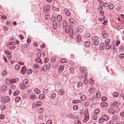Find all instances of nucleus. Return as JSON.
<instances>
[{
    "instance_id": "5",
    "label": "nucleus",
    "mask_w": 124,
    "mask_h": 124,
    "mask_svg": "<svg viewBox=\"0 0 124 124\" xmlns=\"http://www.w3.org/2000/svg\"><path fill=\"white\" fill-rule=\"evenodd\" d=\"M108 104L106 102H103L101 103L100 104V106L102 108H105L107 106Z\"/></svg>"
},
{
    "instance_id": "15",
    "label": "nucleus",
    "mask_w": 124,
    "mask_h": 124,
    "mask_svg": "<svg viewBox=\"0 0 124 124\" xmlns=\"http://www.w3.org/2000/svg\"><path fill=\"white\" fill-rule=\"evenodd\" d=\"M57 21L60 22L62 21V18L61 16L60 15H58L57 16Z\"/></svg>"
},
{
    "instance_id": "6",
    "label": "nucleus",
    "mask_w": 124,
    "mask_h": 124,
    "mask_svg": "<svg viewBox=\"0 0 124 124\" xmlns=\"http://www.w3.org/2000/svg\"><path fill=\"white\" fill-rule=\"evenodd\" d=\"M26 67H23L21 69V73L22 74H24L26 72Z\"/></svg>"
},
{
    "instance_id": "55",
    "label": "nucleus",
    "mask_w": 124,
    "mask_h": 124,
    "mask_svg": "<svg viewBox=\"0 0 124 124\" xmlns=\"http://www.w3.org/2000/svg\"><path fill=\"white\" fill-rule=\"evenodd\" d=\"M47 65L48 66H46V69L48 70L50 68L51 63H49Z\"/></svg>"
},
{
    "instance_id": "59",
    "label": "nucleus",
    "mask_w": 124,
    "mask_h": 124,
    "mask_svg": "<svg viewBox=\"0 0 124 124\" xmlns=\"http://www.w3.org/2000/svg\"><path fill=\"white\" fill-rule=\"evenodd\" d=\"M5 116L3 114H1L0 116V119H3L4 118Z\"/></svg>"
},
{
    "instance_id": "49",
    "label": "nucleus",
    "mask_w": 124,
    "mask_h": 124,
    "mask_svg": "<svg viewBox=\"0 0 124 124\" xmlns=\"http://www.w3.org/2000/svg\"><path fill=\"white\" fill-rule=\"evenodd\" d=\"M113 96L116 97L118 96V93L117 92H115L113 93Z\"/></svg>"
},
{
    "instance_id": "8",
    "label": "nucleus",
    "mask_w": 124,
    "mask_h": 124,
    "mask_svg": "<svg viewBox=\"0 0 124 124\" xmlns=\"http://www.w3.org/2000/svg\"><path fill=\"white\" fill-rule=\"evenodd\" d=\"M19 86L20 88L22 89H25L26 87L24 85V84L23 83H21L20 84Z\"/></svg>"
},
{
    "instance_id": "18",
    "label": "nucleus",
    "mask_w": 124,
    "mask_h": 124,
    "mask_svg": "<svg viewBox=\"0 0 124 124\" xmlns=\"http://www.w3.org/2000/svg\"><path fill=\"white\" fill-rule=\"evenodd\" d=\"M10 98L8 96H6L5 97V101L6 102H8L10 101Z\"/></svg>"
},
{
    "instance_id": "4",
    "label": "nucleus",
    "mask_w": 124,
    "mask_h": 124,
    "mask_svg": "<svg viewBox=\"0 0 124 124\" xmlns=\"http://www.w3.org/2000/svg\"><path fill=\"white\" fill-rule=\"evenodd\" d=\"M51 7L50 5L46 6L43 8V11L45 12H47L49 10Z\"/></svg>"
},
{
    "instance_id": "11",
    "label": "nucleus",
    "mask_w": 124,
    "mask_h": 124,
    "mask_svg": "<svg viewBox=\"0 0 124 124\" xmlns=\"http://www.w3.org/2000/svg\"><path fill=\"white\" fill-rule=\"evenodd\" d=\"M69 33L70 37L71 38H73V33L72 29H70V31L69 32Z\"/></svg>"
},
{
    "instance_id": "43",
    "label": "nucleus",
    "mask_w": 124,
    "mask_h": 124,
    "mask_svg": "<svg viewBox=\"0 0 124 124\" xmlns=\"http://www.w3.org/2000/svg\"><path fill=\"white\" fill-rule=\"evenodd\" d=\"M85 116H89V114L88 113V110H87L86 109L84 112Z\"/></svg>"
},
{
    "instance_id": "41",
    "label": "nucleus",
    "mask_w": 124,
    "mask_h": 124,
    "mask_svg": "<svg viewBox=\"0 0 124 124\" xmlns=\"http://www.w3.org/2000/svg\"><path fill=\"white\" fill-rule=\"evenodd\" d=\"M108 112L110 114H114V110L112 108L109 109L108 110Z\"/></svg>"
},
{
    "instance_id": "19",
    "label": "nucleus",
    "mask_w": 124,
    "mask_h": 124,
    "mask_svg": "<svg viewBox=\"0 0 124 124\" xmlns=\"http://www.w3.org/2000/svg\"><path fill=\"white\" fill-rule=\"evenodd\" d=\"M89 116H85L84 119L83 120L84 122H85L87 121L89 119Z\"/></svg>"
},
{
    "instance_id": "64",
    "label": "nucleus",
    "mask_w": 124,
    "mask_h": 124,
    "mask_svg": "<svg viewBox=\"0 0 124 124\" xmlns=\"http://www.w3.org/2000/svg\"><path fill=\"white\" fill-rule=\"evenodd\" d=\"M107 99V98L105 97H102L101 98V100L102 101H106Z\"/></svg>"
},
{
    "instance_id": "26",
    "label": "nucleus",
    "mask_w": 124,
    "mask_h": 124,
    "mask_svg": "<svg viewBox=\"0 0 124 124\" xmlns=\"http://www.w3.org/2000/svg\"><path fill=\"white\" fill-rule=\"evenodd\" d=\"M30 97L31 99H32L33 100H34L36 98V96L35 95L34 93L31 94L30 96Z\"/></svg>"
},
{
    "instance_id": "50",
    "label": "nucleus",
    "mask_w": 124,
    "mask_h": 124,
    "mask_svg": "<svg viewBox=\"0 0 124 124\" xmlns=\"http://www.w3.org/2000/svg\"><path fill=\"white\" fill-rule=\"evenodd\" d=\"M82 85V83L81 82H79L77 84V86L78 87L81 86Z\"/></svg>"
},
{
    "instance_id": "62",
    "label": "nucleus",
    "mask_w": 124,
    "mask_h": 124,
    "mask_svg": "<svg viewBox=\"0 0 124 124\" xmlns=\"http://www.w3.org/2000/svg\"><path fill=\"white\" fill-rule=\"evenodd\" d=\"M7 57L8 59H11L12 57V55L10 53L7 55Z\"/></svg>"
},
{
    "instance_id": "12",
    "label": "nucleus",
    "mask_w": 124,
    "mask_h": 124,
    "mask_svg": "<svg viewBox=\"0 0 124 124\" xmlns=\"http://www.w3.org/2000/svg\"><path fill=\"white\" fill-rule=\"evenodd\" d=\"M64 28L65 29V32L67 33L69 32L70 31L71 29H70L68 27H66V26L65 27H64Z\"/></svg>"
},
{
    "instance_id": "51",
    "label": "nucleus",
    "mask_w": 124,
    "mask_h": 124,
    "mask_svg": "<svg viewBox=\"0 0 124 124\" xmlns=\"http://www.w3.org/2000/svg\"><path fill=\"white\" fill-rule=\"evenodd\" d=\"M121 26L120 25H115V28L117 29H120L121 28Z\"/></svg>"
},
{
    "instance_id": "10",
    "label": "nucleus",
    "mask_w": 124,
    "mask_h": 124,
    "mask_svg": "<svg viewBox=\"0 0 124 124\" xmlns=\"http://www.w3.org/2000/svg\"><path fill=\"white\" fill-rule=\"evenodd\" d=\"M11 83H13L17 82L18 81V79L17 78H13L11 79Z\"/></svg>"
},
{
    "instance_id": "2",
    "label": "nucleus",
    "mask_w": 124,
    "mask_h": 124,
    "mask_svg": "<svg viewBox=\"0 0 124 124\" xmlns=\"http://www.w3.org/2000/svg\"><path fill=\"white\" fill-rule=\"evenodd\" d=\"M101 117V118L103 120L106 121L108 120L109 118L108 116L106 115H102Z\"/></svg>"
},
{
    "instance_id": "63",
    "label": "nucleus",
    "mask_w": 124,
    "mask_h": 124,
    "mask_svg": "<svg viewBox=\"0 0 124 124\" xmlns=\"http://www.w3.org/2000/svg\"><path fill=\"white\" fill-rule=\"evenodd\" d=\"M34 66L35 68L37 69L39 67V65L37 63L35 64L34 65Z\"/></svg>"
},
{
    "instance_id": "31",
    "label": "nucleus",
    "mask_w": 124,
    "mask_h": 124,
    "mask_svg": "<svg viewBox=\"0 0 124 124\" xmlns=\"http://www.w3.org/2000/svg\"><path fill=\"white\" fill-rule=\"evenodd\" d=\"M113 104L115 106H118L120 104V103L117 101H115L113 103Z\"/></svg>"
},
{
    "instance_id": "58",
    "label": "nucleus",
    "mask_w": 124,
    "mask_h": 124,
    "mask_svg": "<svg viewBox=\"0 0 124 124\" xmlns=\"http://www.w3.org/2000/svg\"><path fill=\"white\" fill-rule=\"evenodd\" d=\"M99 122L100 123H102L103 122V120L101 119V118L99 119L98 120Z\"/></svg>"
},
{
    "instance_id": "48",
    "label": "nucleus",
    "mask_w": 124,
    "mask_h": 124,
    "mask_svg": "<svg viewBox=\"0 0 124 124\" xmlns=\"http://www.w3.org/2000/svg\"><path fill=\"white\" fill-rule=\"evenodd\" d=\"M119 57L120 59H123L124 57V54H121L119 55Z\"/></svg>"
},
{
    "instance_id": "25",
    "label": "nucleus",
    "mask_w": 124,
    "mask_h": 124,
    "mask_svg": "<svg viewBox=\"0 0 124 124\" xmlns=\"http://www.w3.org/2000/svg\"><path fill=\"white\" fill-rule=\"evenodd\" d=\"M65 14L67 16H69L70 15V12L67 10L66 9L65 10Z\"/></svg>"
},
{
    "instance_id": "17",
    "label": "nucleus",
    "mask_w": 124,
    "mask_h": 124,
    "mask_svg": "<svg viewBox=\"0 0 124 124\" xmlns=\"http://www.w3.org/2000/svg\"><path fill=\"white\" fill-rule=\"evenodd\" d=\"M35 61L39 63H42V62L41 61V59L39 57H38L35 59Z\"/></svg>"
},
{
    "instance_id": "24",
    "label": "nucleus",
    "mask_w": 124,
    "mask_h": 124,
    "mask_svg": "<svg viewBox=\"0 0 124 124\" xmlns=\"http://www.w3.org/2000/svg\"><path fill=\"white\" fill-rule=\"evenodd\" d=\"M85 46L86 47H89L90 45V43L89 41H86L85 42Z\"/></svg>"
},
{
    "instance_id": "35",
    "label": "nucleus",
    "mask_w": 124,
    "mask_h": 124,
    "mask_svg": "<svg viewBox=\"0 0 124 124\" xmlns=\"http://www.w3.org/2000/svg\"><path fill=\"white\" fill-rule=\"evenodd\" d=\"M108 8L110 10L113 9L114 8L113 5L112 4H110Z\"/></svg>"
},
{
    "instance_id": "56",
    "label": "nucleus",
    "mask_w": 124,
    "mask_h": 124,
    "mask_svg": "<svg viewBox=\"0 0 124 124\" xmlns=\"http://www.w3.org/2000/svg\"><path fill=\"white\" fill-rule=\"evenodd\" d=\"M80 123V121L78 119H77L75 120V124H79Z\"/></svg>"
},
{
    "instance_id": "3",
    "label": "nucleus",
    "mask_w": 124,
    "mask_h": 124,
    "mask_svg": "<svg viewBox=\"0 0 124 124\" xmlns=\"http://www.w3.org/2000/svg\"><path fill=\"white\" fill-rule=\"evenodd\" d=\"M111 120L110 121H112L114 123L116 122L118 120V117L116 116H113L111 117Z\"/></svg>"
},
{
    "instance_id": "42",
    "label": "nucleus",
    "mask_w": 124,
    "mask_h": 124,
    "mask_svg": "<svg viewBox=\"0 0 124 124\" xmlns=\"http://www.w3.org/2000/svg\"><path fill=\"white\" fill-rule=\"evenodd\" d=\"M96 96L98 98H100L101 97V93L100 92H97L96 93Z\"/></svg>"
},
{
    "instance_id": "32",
    "label": "nucleus",
    "mask_w": 124,
    "mask_h": 124,
    "mask_svg": "<svg viewBox=\"0 0 124 124\" xmlns=\"http://www.w3.org/2000/svg\"><path fill=\"white\" fill-rule=\"evenodd\" d=\"M70 21L72 24L75 23V20L73 18H70L69 19Z\"/></svg>"
},
{
    "instance_id": "29",
    "label": "nucleus",
    "mask_w": 124,
    "mask_h": 124,
    "mask_svg": "<svg viewBox=\"0 0 124 124\" xmlns=\"http://www.w3.org/2000/svg\"><path fill=\"white\" fill-rule=\"evenodd\" d=\"M77 40L78 42H79L81 40V38L79 35H78L77 37Z\"/></svg>"
},
{
    "instance_id": "28",
    "label": "nucleus",
    "mask_w": 124,
    "mask_h": 124,
    "mask_svg": "<svg viewBox=\"0 0 124 124\" xmlns=\"http://www.w3.org/2000/svg\"><path fill=\"white\" fill-rule=\"evenodd\" d=\"M79 70L81 72H84L86 70V69L84 67H81L79 69Z\"/></svg>"
},
{
    "instance_id": "53",
    "label": "nucleus",
    "mask_w": 124,
    "mask_h": 124,
    "mask_svg": "<svg viewBox=\"0 0 124 124\" xmlns=\"http://www.w3.org/2000/svg\"><path fill=\"white\" fill-rule=\"evenodd\" d=\"M46 124H52V122L50 120H48L46 122Z\"/></svg>"
},
{
    "instance_id": "39",
    "label": "nucleus",
    "mask_w": 124,
    "mask_h": 124,
    "mask_svg": "<svg viewBox=\"0 0 124 124\" xmlns=\"http://www.w3.org/2000/svg\"><path fill=\"white\" fill-rule=\"evenodd\" d=\"M64 93V91L62 90H60L59 92V94L61 95H62Z\"/></svg>"
},
{
    "instance_id": "33",
    "label": "nucleus",
    "mask_w": 124,
    "mask_h": 124,
    "mask_svg": "<svg viewBox=\"0 0 124 124\" xmlns=\"http://www.w3.org/2000/svg\"><path fill=\"white\" fill-rule=\"evenodd\" d=\"M20 93V92L19 91H17L14 92L13 93V95L14 96H16L17 95Z\"/></svg>"
},
{
    "instance_id": "37",
    "label": "nucleus",
    "mask_w": 124,
    "mask_h": 124,
    "mask_svg": "<svg viewBox=\"0 0 124 124\" xmlns=\"http://www.w3.org/2000/svg\"><path fill=\"white\" fill-rule=\"evenodd\" d=\"M56 96V95L55 93H53L51 94L50 97L52 99H54L55 97Z\"/></svg>"
},
{
    "instance_id": "16",
    "label": "nucleus",
    "mask_w": 124,
    "mask_h": 124,
    "mask_svg": "<svg viewBox=\"0 0 124 124\" xmlns=\"http://www.w3.org/2000/svg\"><path fill=\"white\" fill-rule=\"evenodd\" d=\"M104 47L105 46L104 43H102L101 44L100 46L101 50H103L104 49Z\"/></svg>"
},
{
    "instance_id": "45",
    "label": "nucleus",
    "mask_w": 124,
    "mask_h": 124,
    "mask_svg": "<svg viewBox=\"0 0 124 124\" xmlns=\"http://www.w3.org/2000/svg\"><path fill=\"white\" fill-rule=\"evenodd\" d=\"M80 102V100H73L72 101V103L74 104H76L77 103H78Z\"/></svg>"
},
{
    "instance_id": "38",
    "label": "nucleus",
    "mask_w": 124,
    "mask_h": 124,
    "mask_svg": "<svg viewBox=\"0 0 124 124\" xmlns=\"http://www.w3.org/2000/svg\"><path fill=\"white\" fill-rule=\"evenodd\" d=\"M36 104L37 106H41L42 105V103L40 101H38L36 102Z\"/></svg>"
},
{
    "instance_id": "34",
    "label": "nucleus",
    "mask_w": 124,
    "mask_h": 124,
    "mask_svg": "<svg viewBox=\"0 0 124 124\" xmlns=\"http://www.w3.org/2000/svg\"><path fill=\"white\" fill-rule=\"evenodd\" d=\"M81 100L82 101H84L86 99V96L85 95H83L80 97Z\"/></svg>"
},
{
    "instance_id": "61",
    "label": "nucleus",
    "mask_w": 124,
    "mask_h": 124,
    "mask_svg": "<svg viewBox=\"0 0 124 124\" xmlns=\"http://www.w3.org/2000/svg\"><path fill=\"white\" fill-rule=\"evenodd\" d=\"M78 108V106L77 105H75L73 106V109L74 110H76Z\"/></svg>"
},
{
    "instance_id": "47",
    "label": "nucleus",
    "mask_w": 124,
    "mask_h": 124,
    "mask_svg": "<svg viewBox=\"0 0 124 124\" xmlns=\"http://www.w3.org/2000/svg\"><path fill=\"white\" fill-rule=\"evenodd\" d=\"M32 72V70L31 69H28L27 71V73L29 74H31Z\"/></svg>"
},
{
    "instance_id": "60",
    "label": "nucleus",
    "mask_w": 124,
    "mask_h": 124,
    "mask_svg": "<svg viewBox=\"0 0 124 124\" xmlns=\"http://www.w3.org/2000/svg\"><path fill=\"white\" fill-rule=\"evenodd\" d=\"M89 83L90 85H92L93 83V81L91 79H89Z\"/></svg>"
},
{
    "instance_id": "52",
    "label": "nucleus",
    "mask_w": 124,
    "mask_h": 124,
    "mask_svg": "<svg viewBox=\"0 0 124 124\" xmlns=\"http://www.w3.org/2000/svg\"><path fill=\"white\" fill-rule=\"evenodd\" d=\"M93 118L94 120H97L98 118L97 116L96 115H94L93 116Z\"/></svg>"
},
{
    "instance_id": "9",
    "label": "nucleus",
    "mask_w": 124,
    "mask_h": 124,
    "mask_svg": "<svg viewBox=\"0 0 124 124\" xmlns=\"http://www.w3.org/2000/svg\"><path fill=\"white\" fill-rule=\"evenodd\" d=\"M1 88L4 91H6L7 90V86L6 85H3L1 86Z\"/></svg>"
},
{
    "instance_id": "30",
    "label": "nucleus",
    "mask_w": 124,
    "mask_h": 124,
    "mask_svg": "<svg viewBox=\"0 0 124 124\" xmlns=\"http://www.w3.org/2000/svg\"><path fill=\"white\" fill-rule=\"evenodd\" d=\"M15 68L16 70H18L20 69V66L18 64H16L15 66Z\"/></svg>"
},
{
    "instance_id": "21",
    "label": "nucleus",
    "mask_w": 124,
    "mask_h": 124,
    "mask_svg": "<svg viewBox=\"0 0 124 124\" xmlns=\"http://www.w3.org/2000/svg\"><path fill=\"white\" fill-rule=\"evenodd\" d=\"M39 98L40 100H43L45 97V95L43 94H41L39 96Z\"/></svg>"
},
{
    "instance_id": "46",
    "label": "nucleus",
    "mask_w": 124,
    "mask_h": 124,
    "mask_svg": "<svg viewBox=\"0 0 124 124\" xmlns=\"http://www.w3.org/2000/svg\"><path fill=\"white\" fill-rule=\"evenodd\" d=\"M29 82L28 80L27 79H25L23 81V83L24 84H27Z\"/></svg>"
},
{
    "instance_id": "57",
    "label": "nucleus",
    "mask_w": 124,
    "mask_h": 124,
    "mask_svg": "<svg viewBox=\"0 0 124 124\" xmlns=\"http://www.w3.org/2000/svg\"><path fill=\"white\" fill-rule=\"evenodd\" d=\"M39 111L40 113H42L44 111V109L42 108H39Z\"/></svg>"
},
{
    "instance_id": "14",
    "label": "nucleus",
    "mask_w": 124,
    "mask_h": 124,
    "mask_svg": "<svg viewBox=\"0 0 124 124\" xmlns=\"http://www.w3.org/2000/svg\"><path fill=\"white\" fill-rule=\"evenodd\" d=\"M34 91L37 94H39L40 93V90L37 88H35L34 89Z\"/></svg>"
},
{
    "instance_id": "22",
    "label": "nucleus",
    "mask_w": 124,
    "mask_h": 124,
    "mask_svg": "<svg viewBox=\"0 0 124 124\" xmlns=\"http://www.w3.org/2000/svg\"><path fill=\"white\" fill-rule=\"evenodd\" d=\"M99 39L98 37L97 36H93L91 38V39L93 41L98 40V39Z\"/></svg>"
},
{
    "instance_id": "27",
    "label": "nucleus",
    "mask_w": 124,
    "mask_h": 124,
    "mask_svg": "<svg viewBox=\"0 0 124 124\" xmlns=\"http://www.w3.org/2000/svg\"><path fill=\"white\" fill-rule=\"evenodd\" d=\"M99 43V40L93 41V44L95 46H97Z\"/></svg>"
},
{
    "instance_id": "44",
    "label": "nucleus",
    "mask_w": 124,
    "mask_h": 124,
    "mask_svg": "<svg viewBox=\"0 0 124 124\" xmlns=\"http://www.w3.org/2000/svg\"><path fill=\"white\" fill-rule=\"evenodd\" d=\"M62 24H63V27L64 28V27H65L66 26V23L65 21H63L62 22Z\"/></svg>"
},
{
    "instance_id": "54",
    "label": "nucleus",
    "mask_w": 124,
    "mask_h": 124,
    "mask_svg": "<svg viewBox=\"0 0 124 124\" xmlns=\"http://www.w3.org/2000/svg\"><path fill=\"white\" fill-rule=\"evenodd\" d=\"M69 71L70 72L73 73L74 71V69L72 68H69Z\"/></svg>"
},
{
    "instance_id": "13",
    "label": "nucleus",
    "mask_w": 124,
    "mask_h": 124,
    "mask_svg": "<svg viewBox=\"0 0 124 124\" xmlns=\"http://www.w3.org/2000/svg\"><path fill=\"white\" fill-rule=\"evenodd\" d=\"M52 25L53 27V28L55 29L56 27L57 24L56 21L55 20L53 21Z\"/></svg>"
},
{
    "instance_id": "20",
    "label": "nucleus",
    "mask_w": 124,
    "mask_h": 124,
    "mask_svg": "<svg viewBox=\"0 0 124 124\" xmlns=\"http://www.w3.org/2000/svg\"><path fill=\"white\" fill-rule=\"evenodd\" d=\"M100 111V109H97L94 110L93 112V113L94 114H95L96 115L98 114L99 113Z\"/></svg>"
},
{
    "instance_id": "7",
    "label": "nucleus",
    "mask_w": 124,
    "mask_h": 124,
    "mask_svg": "<svg viewBox=\"0 0 124 124\" xmlns=\"http://www.w3.org/2000/svg\"><path fill=\"white\" fill-rule=\"evenodd\" d=\"M5 82L7 85H10L12 84L11 79L9 78L7 79L6 80Z\"/></svg>"
},
{
    "instance_id": "23",
    "label": "nucleus",
    "mask_w": 124,
    "mask_h": 124,
    "mask_svg": "<svg viewBox=\"0 0 124 124\" xmlns=\"http://www.w3.org/2000/svg\"><path fill=\"white\" fill-rule=\"evenodd\" d=\"M21 100V98L19 96L17 97L15 99V101L17 102H18L20 101Z\"/></svg>"
},
{
    "instance_id": "1",
    "label": "nucleus",
    "mask_w": 124,
    "mask_h": 124,
    "mask_svg": "<svg viewBox=\"0 0 124 124\" xmlns=\"http://www.w3.org/2000/svg\"><path fill=\"white\" fill-rule=\"evenodd\" d=\"M110 41L109 39H108L105 40V44L106 48L107 50L111 48V46L109 44Z\"/></svg>"
},
{
    "instance_id": "40",
    "label": "nucleus",
    "mask_w": 124,
    "mask_h": 124,
    "mask_svg": "<svg viewBox=\"0 0 124 124\" xmlns=\"http://www.w3.org/2000/svg\"><path fill=\"white\" fill-rule=\"evenodd\" d=\"M95 90V89L94 88H90L89 90V92L90 93H91L94 91Z\"/></svg>"
},
{
    "instance_id": "36",
    "label": "nucleus",
    "mask_w": 124,
    "mask_h": 124,
    "mask_svg": "<svg viewBox=\"0 0 124 124\" xmlns=\"http://www.w3.org/2000/svg\"><path fill=\"white\" fill-rule=\"evenodd\" d=\"M64 66L63 65H62L60 66L59 68V70L60 71H62L63 70Z\"/></svg>"
}]
</instances>
